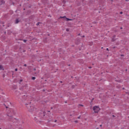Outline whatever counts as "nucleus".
<instances>
[{"label": "nucleus", "mask_w": 129, "mask_h": 129, "mask_svg": "<svg viewBox=\"0 0 129 129\" xmlns=\"http://www.w3.org/2000/svg\"><path fill=\"white\" fill-rule=\"evenodd\" d=\"M28 109L30 112H35L36 111V108L33 106H28Z\"/></svg>", "instance_id": "obj_1"}, {"label": "nucleus", "mask_w": 129, "mask_h": 129, "mask_svg": "<svg viewBox=\"0 0 129 129\" xmlns=\"http://www.w3.org/2000/svg\"><path fill=\"white\" fill-rule=\"evenodd\" d=\"M93 110L94 112L96 113L100 110V108H99V107L95 106L93 107Z\"/></svg>", "instance_id": "obj_2"}, {"label": "nucleus", "mask_w": 129, "mask_h": 129, "mask_svg": "<svg viewBox=\"0 0 129 129\" xmlns=\"http://www.w3.org/2000/svg\"><path fill=\"white\" fill-rule=\"evenodd\" d=\"M61 18H66L67 20V21L68 22V21H72V19H70L69 18H67L66 16H63V17H60Z\"/></svg>", "instance_id": "obj_3"}, {"label": "nucleus", "mask_w": 129, "mask_h": 129, "mask_svg": "<svg viewBox=\"0 0 129 129\" xmlns=\"http://www.w3.org/2000/svg\"><path fill=\"white\" fill-rule=\"evenodd\" d=\"M9 121H13V116H10L9 118Z\"/></svg>", "instance_id": "obj_4"}, {"label": "nucleus", "mask_w": 129, "mask_h": 129, "mask_svg": "<svg viewBox=\"0 0 129 129\" xmlns=\"http://www.w3.org/2000/svg\"><path fill=\"white\" fill-rule=\"evenodd\" d=\"M0 70H4V67L2 65H0Z\"/></svg>", "instance_id": "obj_5"}, {"label": "nucleus", "mask_w": 129, "mask_h": 129, "mask_svg": "<svg viewBox=\"0 0 129 129\" xmlns=\"http://www.w3.org/2000/svg\"><path fill=\"white\" fill-rule=\"evenodd\" d=\"M19 23H20V21H19L18 19H17L16 20L15 23L16 24H18Z\"/></svg>", "instance_id": "obj_6"}, {"label": "nucleus", "mask_w": 129, "mask_h": 129, "mask_svg": "<svg viewBox=\"0 0 129 129\" xmlns=\"http://www.w3.org/2000/svg\"><path fill=\"white\" fill-rule=\"evenodd\" d=\"M35 79H36V77H33L32 78V80H35Z\"/></svg>", "instance_id": "obj_7"}, {"label": "nucleus", "mask_w": 129, "mask_h": 129, "mask_svg": "<svg viewBox=\"0 0 129 129\" xmlns=\"http://www.w3.org/2000/svg\"><path fill=\"white\" fill-rule=\"evenodd\" d=\"M114 41H115V39H114V38L112 39V42H114Z\"/></svg>", "instance_id": "obj_8"}, {"label": "nucleus", "mask_w": 129, "mask_h": 129, "mask_svg": "<svg viewBox=\"0 0 129 129\" xmlns=\"http://www.w3.org/2000/svg\"><path fill=\"white\" fill-rule=\"evenodd\" d=\"M40 24V23H37V24H36V26H39V24Z\"/></svg>", "instance_id": "obj_9"}, {"label": "nucleus", "mask_w": 129, "mask_h": 129, "mask_svg": "<svg viewBox=\"0 0 129 129\" xmlns=\"http://www.w3.org/2000/svg\"><path fill=\"white\" fill-rule=\"evenodd\" d=\"M66 31H67V32H69V29H67Z\"/></svg>", "instance_id": "obj_10"}, {"label": "nucleus", "mask_w": 129, "mask_h": 129, "mask_svg": "<svg viewBox=\"0 0 129 129\" xmlns=\"http://www.w3.org/2000/svg\"><path fill=\"white\" fill-rule=\"evenodd\" d=\"M23 41H24V43H26V42H27V40H24Z\"/></svg>", "instance_id": "obj_11"}, {"label": "nucleus", "mask_w": 129, "mask_h": 129, "mask_svg": "<svg viewBox=\"0 0 129 129\" xmlns=\"http://www.w3.org/2000/svg\"><path fill=\"white\" fill-rule=\"evenodd\" d=\"M24 66H25V67H27V64H25L24 65Z\"/></svg>", "instance_id": "obj_12"}, {"label": "nucleus", "mask_w": 129, "mask_h": 129, "mask_svg": "<svg viewBox=\"0 0 129 129\" xmlns=\"http://www.w3.org/2000/svg\"><path fill=\"white\" fill-rule=\"evenodd\" d=\"M15 71H18V69H15Z\"/></svg>", "instance_id": "obj_13"}, {"label": "nucleus", "mask_w": 129, "mask_h": 129, "mask_svg": "<svg viewBox=\"0 0 129 129\" xmlns=\"http://www.w3.org/2000/svg\"><path fill=\"white\" fill-rule=\"evenodd\" d=\"M122 12H120V14L121 15V14H122Z\"/></svg>", "instance_id": "obj_14"}, {"label": "nucleus", "mask_w": 129, "mask_h": 129, "mask_svg": "<svg viewBox=\"0 0 129 129\" xmlns=\"http://www.w3.org/2000/svg\"><path fill=\"white\" fill-rule=\"evenodd\" d=\"M113 117H115V116H114V115H112Z\"/></svg>", "instance_id": "obj_15"}, {"label": "nucleus", "mask_w": 129, "mask_h": 129, "mask_svg": "<svg viewBox=\"0 0 129 129\" xmlns=\"http://www.w3.org/2000/svg\"><path fill=\"white\" fill-rule=\"evenodd\" d=\"M75 122H78V121H77V120H76V121H75Z\"/></svg>", "instance_id": "obj_16"}, {"label": "nucleus", "mask_w": 129, "mask_h": 129, "mask_svg": "<svg viewBox=\"0 0 129 129\" xmlns=\"http://www.w3.org/2000/svg\"><path fill=\"white\" fill-rule=\"evenodd\" d=\"M89 68L90 69H91V67H89Z\"/></svg>", "instance_id": "obj_17"}, {"label": "nucleus", "mask_w": 129, "mask_h": 129, "mask_svg": "<svg viewBox=\"0 0 129 129\" xmlns=\"http://www.w3.org/2000/svg\"><path fill=\"white\" fill-rule=\"evenodd\" d=\"M23 81V80H20V82H22Z\"/></svg>", "instance_id": "obj_18"}, {"label": "nucleus", "mask_w": 129, "mask_h": 129, "mask_svg": "<svg viewBox=\"0 0 129 129\" xmlns=\"http://www.w3.org/2000/svg\"><path fill=\"white\" fill-rule=\"evenodd\" d=\"M57 122V120H55V121H54V122Z\"/></svg>", "instance_id": "obj_19"}, {"label": "nucleus", "mask_w": 129, "mask_h": 129, "mask_svg": "<svg viewBox=\"0 0 129 129\" xmlns=\"http://www.w3.org/2000/svg\"><path fill=\"white\" fill-rule=\"evenodd\" d=\"M107 51H108V48H106Z\"/></svg>", "instance_id": "obj_20"}, {"label": "nucleus", "mask_w": 129, "mask_h": 129, "mask_svg": "<svg viewBox=\"0 0 129 129\" xmlns=\"http://www.w3.org/2000/svg\"><path fill=\"white\" fill-rule=\"evenodd\" d=\"M78 118H80V116L78 117Z\"/></svg>", "instance_id": "obj_21"}, {"label": "nucleus", "mask_w": 129, "mask_h": 129, "mask_svg": "<svg viewBox=\"0 0 129 129\" xmlns=\"http://www.w3.org/2000/svg\"><path fill=\"white\" fill-rule=\"evenodd\" d=\"M100 126H102V124L100 125Z\"/></svg>", "instance_id": "obj_22"}, {"label": "nucleus", "mask_w": 129, "mask_h": 129, "mask_svg": "<svg viewBox=\"0 0 129 129\" xmlns=\"http://www.w3.org/2000/svg\"><path fill=\"white\" fill-rule=\"evenodd\" d=\"M82 37H83V38H84V37H85V36H83Z\"/></svg>", "instance_id": "obj_23"}, {"label": "nucleus", "mask_w": 129, "mask_h": 129, "mask_svg": "<svg viewBox=\"0 0 129 129\" xmlns=\"http://www.w3.org/2000/svg\"><path fill=\"white\" fill-rule=\"evenodd\" d=\"M81 106H83V105H80Z\"/></svg>", "instance_id": "obj_24"}, {"label": "nucleus", "mask_w": 129, "mask_h": 129, "mask_svg": "<svg viewBox=\"0 0 129 129\" xmlns=\"http://www.w3.org/2000/svg\"><path fill=\"white\" fill-rule=\"evenodd\" d=\"M78 35H79V36H80V34H79Z\"/></svg>", "instance_id": "obj_25"}, {"label": "nucleus", "mask_w": 129, "mask_h": 129, "mask_svg": "<svg viewBox=\"0 0 129 129\" xmlns=\"http://www.w3.org/2000/svg\"><path fill=\"white\" fill-rule=\"evenodd\" d=\"M48 112H50V111H48Z\"/></svg>", "instance_id": "obj_26"}, {"label": "nucleus", "mask_w": 129, "mask_h": 129, "mask_svg": "<svg viewBox=\"0 0 129 129\" xmlns=\"http://www.w3.org/2000/svg\"><path fill=\"white\" fill-rule=\"evenodd\" d=\"M34 70H36V69H34Z\"/></svg>", "instance_id": "obj_27"}, {"label": "nucleus", "mask_w": 129, "mask_h": 129, "mask_svg": "<svg viewBox=\"0 0 129 129\" xmlns=\"http://www.w3.org/2000/svg\"><path fill=\"white\" fill-rule=\"evenodd\" d=\"M52 108H53L51 107V109H52Z\"/></svg>", "instance_id": "obj_28"}, {"label": "nucleus", "mask_w": 129, "mask_h": 129, "mask_svg": "<svg viewBox=\"0 0 129 129\" xmlns=\"http://www.w3.org/2000/svg\"><path fill=\"white\" fill-rule=\"evenodd\" d=\"M0 129H2V128H0Z\"/></svg>", "instance_id": "obj_29"}]
</instances>
